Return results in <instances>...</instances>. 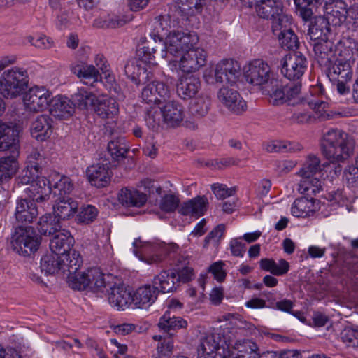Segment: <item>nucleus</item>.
Segmentation results:
<instances>
[{
  "label": "nucleus",
  "mask_w": 358,
  "mask_h": 358,
  "mask_svg": "<svg viewBox=\"0 0 358 358\" xmlns=\"http://www.w3.org/2000/svg\"><path fill=\"white\" fill-rule=\"evenodd\" d=\"M355 147L354 138L341 129H331L323 134L322 153L331 163L345 162L353 155Z\"/></svg>",
  "instance_id": "f257e3e1"
},
{
  "label": "nucleus",
  "mask_w": 358,
  "mask_h": 358,
  "mask_svg": "<svg viewBox=\"0 0 358 358\" xmlns=\"http://www.w3.org/2000/svg\"><path fill=\"white\" fill-rule=\"evenodd\" d=\"M232 345V335L229 329H217L201 338L198 358H229Z\"/></svg>",
  "instance_id": "f03ea898"
},
{
  "label": "nucleus",
  "mask_w": 358,
  "mask_h": 358,
  "mask_svg": "<svg viewBox=\"0 0 358 358\" xmlns=\"http://www.w3.org/2000/svg\"><path fill=\"white\" fill-rule=\"evenodd\" d=\"M160 25L161 23H157L155 29L150 33V37L155 43L157 40H159L162 58H168L169 55H175L186 51L196 45L199 41L197 35L194 33L173 31L169 33L164 42V35L159 33L157 27Z\"/></svg>",
  "instance_id": "7ed1b4c3"
},
{
  "label": "nucleus",
  "mask_w": 358,
  "mask_h": 358,
  "mask_svg": "<svg viewBox=\"0 0 358 358\" xmlns=\"http://www.w3.org/2000/svg\"><path fill=\"white\" fill-rule=\"evenodd\" d=\"M41 245V237L31 227H18L12 234L10 241V249L22 256L34 254Z\"/></svg>",
  "instance_id": "20e7f679"
},
{
  "label": "nucleus",
  "mask_w": 358,
  "mask_h": 358,
  "mask_svg": "<svg viewBox=\"0 0 358 358\" xmlns=\"http://www.w3.org/2000/svg\"><path fill=\"white\" fill-rule=\"evenodd\" d=\"M69 286L73 289H87L97 294L105 292V274L99 268L94 267L87 272L74 273L69 275Z\"/></svg>",
  "instance_id": "39448f33"
},
{
  "label": "nucleus",
  "mask_w": 358,
  "mask_h": 358,
  "mask_svg": "<svg viewBox=\"0 0 358 358\" xmlns=\"http://www.w3.org/2000/svg\"><path fill=\"white\" fill-rule=\"evenodd\" d=\"M27 71L17 67L5 71L0 77V93L6 99L20 96L28 86Z\"/></svg>",
  "instance_id": "423d86ee"
},
{
  "label": "nucleus",
  "mask_w": 358,
  "mask_h": 358,
  "mask_svg": "<svg viewBox=\"0 0 358 358\" xmlns=\"http://www.w3.org/2000/svg\"><path fill=\"white\" fill-rule=\"evenodd\" d=\"M150 248L153 254L149 257L150 264L159 263L168 258L172 260L170 264H174L176 268H182L189 264L188 255L182 254L179 246L176 243H155L151 244Z\"/></svg>",
  "instance_id": "0eeeda50"
},
{
  "label": "nucleus",
  "mask_w": 358,
  "mask_h": 358,
  "mask_svg": "<svg viewBox=\"0 0 358 358\" xmlns=\"http://www.w3.org/2000/svg\"><path fill=\"white\" fill-rule=\"evenodd\" d=\"M308 63L301 52H289L281 60V73L289 80L299 81L307 70Z\"/></svg>",
  "instance_id": "6e6552de"
},
{
  "label": "nucleus",
  "mask_w": 358,
  "mask_h": 358,
  "mask_svg": "<svg viewBox=\"0 0 358 358\" xmlns=\"http://www.w3.org/2000/svg\"><path fill=\"white\" fill-rule=\"evenodd\" d=\"M246 80L256 86H262L268 83L273 84V73L268 64L260 59H253L245 68Z\"/></svg>",
  "instance_id": "1a4fd4ad"
},
{
  "label": "nucleus",
  "mask_w": 358,
  "mask_h": 358,
  "mask_svg": "<svg viewBox=\"0 0 358 358\" xmlns=\"http://www.w3.org/2000/svg\"><path fill=\"white\" fill-rule=\"evenodd\" d=\"M102 294H108L109 303L116 307L117 310H124L129 307L133 308V294L124 284L106 280L105 292Z\"/></svg>",
  "instance_id": "9d476101"
},
{
  "label": "nucleus",
  "mask_w": 358,
  "mask_h": 358,
  "mask_svg": "<svg viewBox=\"0 0 358 358\" xmlns=\"http://www.w3.org/2000/svg\"><path fill=\"white\" fill-rule=\"evenodd\" d=\"M51 93L46 88L35 86L30 88L23 97L27 110L41 112L45 110L51 101Z\"/></svg>",
  "instance_id": "9b49d317"
},
{
  "label": "nucleus",
  "mask_w": 358,
  "mask_h": 358,
  "mask_svg": "<svg viewBox=\"0 0 358 358\" xmlns=\"http://www.w3.org/2000/svg\"><path fill=\"white\" fill-rule=\"evenodd\" d=\"M248 7L254 8L258 16L271 20L283 12V6L279 0H242Z\"/></svg>",
  "instance_id": "f8f14e48"
},
{
  "label": "nucleus",
  "mask_w": 358,
  "mask_h": 358,
  "mask_svg": "<svg viewBox=\"0 0 358 358\" xmlns=\"http://www.w3.org/2000/svg\"><path fill=\"white\" fill-rule=\"evenodd\" d=\"M241 75V66L234 59H223L215 69V79L217 83H227L233 85Z\"/></svg>",
  "instance_id": "ddd939ff"
},
{
  "label": "nucleus",
  "mask_w": 358,
  "mask_h": 358,
  "mask_svg": "<svg viewBox=\"0 0 358 358\" xmlns=\"http://www.w3.org/2000/svg\"><path fill=\"white\" fill-rule=\"evenodd\" d=\"M206 52L200 48H190L180 60V69L183 72L190 73L198 71L206 64Z\"/></svg>",
  "instance_id": "4468645a"
},
{
  "label": "nucleus",
  "mask_w": 358,
  "mask_h": 358,
  "mask_svg": "<svg viewBox=\"0 0 358 358\" xmlns=\"http://www.w3.org/2000/svg\"><path fill=\"white\" fill-rule=\"evenodd\" d=\"M324 2V20L328 24L340 26L348 18L346 3L343 0H322Z\"/></svg>",
  "instance_id": "2eb2a0df"
},
{
  "label": "nucleus",
  "mask_w": 358,
  "mask_h": 358,
  "mask_svg": "<svg viewBox=\"0 0 358 358\" xmlns=\"http://www.w3.org/2000/svg\"><path fill=\"white\" fill-rule=\"evenodd\" d=\"M219 101L229 110L239 115L246 110V102L234 88L223 87L218 92Z\"/></svg>",
  "instance_id": "dca6fc26"
},
{
  "label": "nucleus",
  "mask_w": 358,
  "mask_h": 358,
  "mask_svg": "<svg viewBox=\"0 0 358 358\" xmlns=\"http://www.w3.org/2000/svg\"><path fill=\"white\" fill-rule=\"evenodd\" d=\"M169 88L162 82H149L142 89L141 99L148 104H159L169 96Z\"/></svg>",
  "instance_id": "f3484780"
},
{
  "label": "nucleus",
  "mask_w": 358,
  "mask_h": 358,
  "mask_svg": "<svg viewBox=\"0 0 358 358\" xmlns=\"http://www.w3.org/2000/svg\"><path fill=\"white\" fill-rule=\"evenodd\" d=\"M201 87L199 77L194 75L180 76L176 83V93L184 100L194 97Z\"/></svg>",
  "instance_id": "a211bd4d"
},
{
  "label": "nucleus",
  "mask_w": 358,
  "mask_h": 358,
  "mask_svg": "<svg viewBox=\"0 0 358 358\" xmlns=\"http://www.w3.org/2000/svg\"><path fill=\"white\" fill-rule=\"evenodd\" d=\"M86 175L92 185L101 188L109 184L112 173L108 164L98 163L88 167Z\"/></svg>",
  "instance_id": "6ab92c4d"
},
{
  "label": "nucleus",
  "mask_w": 358,
  "mask_h": 358,
  "mask_svg": "<svg viewBox=\"0 0 358 358\" xmlns=\"http://www.w3.org/2000/svg\"><path fill=\"white\" fill-rule=\"evenodd\" d=\"M24 192L32 201L43 203L49 200L52 188L50 181L45 177H41L27 187Z\"/></svg>",
  "instance_id": "aec40b11"
},
{
  "label": "nucleus",
  "mask_w": 358,
  "mask_h": 358,
  "mask_svg": "<svg viewBox=\"0 0 358 358\" xmlns=\"http://www.w3.org/2000/svg\"><path fill=\"white\" fill-rule=\"evenodd\" d=\"M335 43L331 38H325L313 43L315 57L320 66H327L335 59Z\"/></svg>",
  "instance_id": "412c9836"
},
{
  "label": "nucleus",
  "mask_w": 358,
  "mask_h": 358,
  "mask_svg": "<svg viewBox=\"0 0 358 358\" xmlns=\"http://www.w3.org/2000/svg\"><path fill=\"white\" fill-rule=\"evenodd\" d=\"M159 291L147 284L140 287L133 294V308L147 310L158 297Z\"/></svg>",
  "instance_id": "4be33fe9"
},
{
  "label": "nucleus",
  "mask_w": 358,
  "mask_h": 358,
  "mask_svg": "<svg viewBox=\"0 0 358 358\" xmlns=\"http://www.w3.org/2000/svg\"><path fill=\"white\" fill-rule=\"evenodd\" d=\"M357 51V42L352 38L343 37L335 45V59L354 64Z\"/></svg>",
  "instance_id": "5701e85b"
},
{
  "label": "nucleus",
  "mask_w": 358,
  "mask_h": 358,
  "mask_svg": "<svg viewBox=\"0 0 358 358\" xmlns=\"http://www.w3.org/2000/svg\"><path fill=\"white\" fill-rule=\"evenodd\" d=\"M20 131V127L17 124L0 122V150L5 151L15 148Z\"/></svg>",
  "instance_id": "b1692460"
},
{
  "label": "nucleus",
  "mask_w": 358,
  "mask_h": 358,
  "mask_svg": "<svg viewBox=\"0 0 358 358\" xmlns=\"http://www.w3.org/2000/svg\"><path fill=\"white\" fill-rule=\"evenodd\" d=\"M208 203L206 196H197L182 203L178 213L185 216L199 217L207 211Z\"/></svg>",
  "instance_id": "393cba45"
},
{
  "label": "nucleus",
  "mask_w": 358,
  "mask_h": 358,
  "mask_svg": "<svg viewBox=\"0 0 358 358\" xmlns=\"http://www.w3.org/2000/svg\"><path fill=\"white\" fill-rule=\"evenodd\" d=\"M74 244V238L71 233L66 229H61L55 234L50 242V250L59 255L68 256Z\"/></svg>",
  "instance_id": "a878e982"
},
{
  "label": "nucleus",
  "mask_w": 358,
  "mask_h": 358,
  "mask_svg": "<svg viewBox=\"0 0 358 358\" xmlns=\"http://www.w3.org/2000/svg\"><path fill=\"white\" fill-rule=\"evenodd\" d=\"M115 97H107L106 95L97 97L94 106L95 113L102 119H110L119 113V104Z\"/></svg>",
  "instance_id": "bb28decb"
},
{
  "label": "nucleus",
  "mask_w": 358,
  "mask_h": 358,
  "mask_svg": "<svg viewBox=\"0 0 358 358\" xmlns=\"http://www.w3.org/2000/svg\"><path fill=\"white\" fill-rule=\"evenodd\" d=\"M152 285L162 293H168L175 291L178 287L177 275L173 271L164 270L155 275L152 280Z\"/></svg>",
  "instance_id": "cd10ccee"
},
{
  "label": "nucleus",
  "mask_w": 358,
  "mask_h": 358,
  "mask_svg": "<svg viewBox=\"0 0 358 358\" xmlns=\"http://www.w3.org/2000/svg\"><path fill=\"white\" fill-rule=\"evenodd\" d=\"M78 209V203L69 196H59L53 206L54 215L59 220H69L73 217Z\"/></svg>",
  "instance_id": "c85d7f7f"
},
{
  "label": "nucleus",
  "mask_w": 358,
  "mask_h": 358,
  "mask_svg": "<svg viewBox=\"0 0 358 358\" xmlns=\"http://www.w3.org/2000/svg\"><path fill=\"white\" fill-rule=\"evenodd\" d=\"M31 135L37 141H43L52 134V120L47 115L38 116L31 123Z\"/></svg>",
  "instance_id": "c756f323"
},
{
  "label": "nucleus",
  "mask_w": 358,
  "mask_h": 358,
  "mask_svg": "<svg viewBox=\"0 0 358 358\" xmlns=\"http://www.w3.org/2000/svg\"><path fill=\"white\" fill-rule=\"evenodd\" d=\"M164 122L169 127L178 125L183 120V108L176 101L167 102L161 108Z\"/></svg>",
  "instance_id": "7c9ffc66"
},
{
  "label": "nucleus",
  "mask_w": 358,
  "mask_h": 358,
  "mask_svg": "<svg viewBox=\"0 0 358 358\" xmlns=\"http://www.w3.org/2000/svg\"><path fill=\"white\" fill-rule=\"evenodd\" d=\"M66 256L59 255L57 253L50 252L44 255L41 259V270L45 275H54L58 271L63 272L64 261Z\"/></svg>",
  "instance_id": "2f4dec72"
},
{
  "label": "nucleus",
  "mask_w": 358,
  "mask_h": 358,
  "mask_svg": "<svg viewBox=\"0 0 358 358\" xmlns=\"http://www.w3.org/2000/svg\"><path fill=\"white\" fill-rule=\"evenodd\" d=\"M50 113L52 116L64 120L70 117L74 113L73 103L66 97L57 96L52 99Z\"/></svg>",
  "instance_id": "473e14b6"
},
{
  "label": "nucleus",
  "mask_w": 358,
  "mask_h": 358,
  "mask_svg": "<svg viewBox=\"0 0 358 358\" xmlns=\"http://www.w3.org/2000/svg\"><path fill=\"white\" fill-rule=\"evenodd\" d=\"M34 202L25 199L17 200L15 215L18 222L31 223L37 217L38 212Z\"/></svg>",
  "instance_id": "72a5a7b5"
},
{
  "label": "nucleus",
  "mask_w": 358,
  "mask_h": 358,
  "mask_svg": "<svg viewBox=\"0 0 358 358\" xmlns=\"http://www.w3.org/2000/svg\"><path fill=\"white\" fill-rule=\"evenodd\" d=\"M317 209V204L315 199L302 196L295 199L292 206L291 213L297 217H306L313 215Z\"/></svg>",
  "instance_id": "f704fd0d"
},
{
  "label": "nucleus",
  "mask_w": 358,
  "mask_h": 358,
  "mask_svg": "<svg viewBox=\"0 0 358 358\" xmlns=\"http://www.w3.org/2000/svg\"><path fill=\"white\" fill-rule=\"evenodd\" d=\"M118 201L127 207L140 208L146 203L147 196L136 189L126 187L122 189L118 194Z\"/></svg>",
  "instance_id": "c9c22d12"
},
{
  "label": "nucleus",
  "mask_w": 358,
  "mask_h": 358,
  "mask_svg": "<svg viewBox=\"0 0 358 358\" xmlns=\"http://www.w3.org/2000/svg\"><path fill=\"white\" fill-rule=\"evenodd\" d=\"M124 73L137 86L150 81V72L134 61L127 62L124 66Z\"/></svg>",
  "instance_id": "e433bc0d"
},
{
  "label": "nucleus",
  "mask_w": 358,
  "mask_h": 358,
  "mask_svg": "<svg viewBox=\"0 0 358 358\" xmlns=\"http://www.w3.org/2000/svg\"><path fill=\"white\" fill-rule=\"evenodd\" d=\"M352 64L353 63L343 62L342 71L335 78H329L336 82L337 91L341 95L348 94L350 91V83L353 76Z\"/></svg>",
  "instance_id": "4c0bfd02"
},
{
  "label": "nucleus",
  "mask_w": 358,
  "mask_h": 358,
  "mask_svg": "<svg viewBox=\"0 0 358 358\" xmlns=\"http://www.w3.org/2000/svg\"><path fill=\"white\" fill-rule=\"evenodd\" d=\"M308 35L312 41L317 42L332 37L328 21L324 17H319L313 22L308 29Z\"/></svg>",
  "instance_id": "58836bf2"
},
{
  "label": "nucleus",
  "mask_w": 358,
  "mask_h": 358,
  "mask_svg": "<svg viewBox=\"0 0 358 358\" xmlns=\"http://www.w3.org/2000/svg\"><path fill=\"white\" fill-rule=\"evenodd\" d=\"M37 228L41 234L52 236L62 229L59 220L50 214L40 217Z\"/></svg>",
  "instance_id": "ea45409f"
},
{
  "label": "nucleus",
  "mask_w": 358,
  "mask_h": 358,
  "mask_svg": "<svg viewBox=\"0 0 358 358\" xmlns=\"http://www.w3.org/2000/svg\"><path fill=\"white\" fill-rule=\"evenodd\" d=\"M259 266L262 270L277 276L286 274L289 269V262L284 259H280L277 264L273 259L264 258L259 261Z\"/></svg>",
  "instance_id": "a19ab883"
},
{
  "label": "nucleus",
  "mask_w": 358,
  "mask_h": 358,
  "mask_svg": "<svg viewBox=\"0 0 358 358\" xmlns=\"http://www.w3.org/2000/svg\"><path fill=\"white\" fill-rule=\"evenodd\" d=\"M324 165L320 163L318 157L314 155H309L305 161L303 166L298 172V175L302 178H310L320 173L323 169Z\"/></svg>",
  "instance_id": "79ce46f5"
},
{
  "label": "nucleus",
  "mask_w": 358,
  "mask_h": 358,
  "mask_svg": "<svg viewBox=\"0 0 358 358\" xmlns=\"http://www.w3.org/2000/svg\"><path fill=\"white\" fill-rule=\"evenodd\" d=\"M108 151L115 161H120L126 157L129 146L124 137H117L108 143Z\"/></svg>",
  "instance_id": "37998d69"
},
{
  "label": "nucleus",
  "mask_w": 358,
  "mask_h": 358,
  "mask_svg": "<svg viewBox=\"0 0 358 358\" xmlns=\"http://www.w3.org/2000/svg\"><path fill=\"white\" fill-rule=\"evenodd\" d=\"M154 43H149L147 45H143L142 48L137 50L136 55L140 61L145 64L151 65H156L155 54L157 49L161 50L159 46V41L157 40V43L153 41Z\"/></svg>",
  "instance_id": "c03bdc74"
},
{
  "label": "nucleus",
  "mask_w": 358,
  "mask_h": 358,
  "mask_svg": "<svg viewBox=\"0 0 358 358\" xmlns=\"http://www.w3.org/2000/svg\"><path fill=\"white\" fill-rule=\"evenodd\" d=\"M97 96L91 92L85 90L83 88L78 89V92L72 96L73 106L80 109H87L89 104L94 107Z\"/></svg>",
  "instance_id": "a18cd8bd"
},
{
  "label": "nucleus",
  "mask_w": 358,
  "mask_h": 358,
  "mask_svg": "<svg viewBox=\"0 0 358 358\" xmlns=\"http://www.w3.org/2000/svg\"><path fill=\"white\" fill-rule=\"evenodd\" d=\"M271 20V29L274 36H278L291 29L292 17L282 12Z\"/></svg>",
  "instance_id": "49530a36"
},
{
  "label": "nucleus",
  "mask_w": 358,
  "mask_h": 358,
  "mask_svg": "<svg viewBox=\"0 0 358 358\" xmlns=\"http://www.w3.org/2000/svg\"><path fill=\"white\" fill-rule=\"evenodd\" d=\"M17 171V161L14 156L1 157L0 159V182L10 178Z\"/></svg>",
  "instance_id": "de8ad7c7"
},
{
  "label": "nucleus",
  "mask_w": 358,
  "mask_h": 358,
  "mask_svg": "<svg viewBox=\"0 0 358 358\" xmlns=\"http://www.w3.org/2000/svg\"><path fill=\"white\" fill-rule=\"evenodd\" d=\"M266 149L269 152H295L300 151L302 145L296 143L273 141L266 145Z\"/></svg>",
  "instance_id": "09e8293b"
},
{
  "label": "nucleus",
  "mask_w": 358,
  "mask_h": 358,
  "mask_svg": "<svg viewBox=\"0 0 358 358\" xmlns=\"http://www.w3.org/2000/svg\"><path fill=\"white\" fill-rule=\"evenodd\" d=\"M99 215L98 209L92 205H83L79 208L76 217L78 224H89L93 222Z\"/></svg>",
  "instance_id": "8fccbe9b"
},
{
  "label": "nucleus",
  "mask_w": 358,
  "mask_h": 358,
  "mask_svg": "<svg viewBox=\"0 0 358 358\" xmlns=\"http://www.w3.org/2000/svg\"><path fill=\"white\" fill-rule=\"evenodd\" d=\"M205 0H178V10L181 15H192L200 12Z\"/></svg>",
  "instance_id": "3c124183"
},
{
  "label": "nucleus",
  "mask_w": 358,
  "mask_h": 358,
  "mask_svg": "<svg viewBox=\"0 0 358 358\" xmlns=\"http://www.w3.org/2000/svg\"><path fill=\"white\" fill-rule=\"evenodd\" d=\"M40 167L38 164H31L27 166L26 169H24L20 175L16 178V183L17 185H30L35 182L38 178H40Z\"/></svg>",
  "instance_id": "603ef678"
},
{
  "label": "nucleus",
  "mask_w": 358,
  "mask_h": 358,
  "mask_svg": "<svg viewBox=\"0 0 358 358\" xmlns=\"http://www.w3.org/2000/svg\"><path fill=\"white\" fill-rule=\"evenodd\" d=\"M83 263V259L80 253L74 250L68 252V256L64 258L63 273L68 272L69 275L76 273Z\"/></svg>",
  "instance_id": "864d4df0"
},
{
  "label": "nucleus",
  "mask_w": 358,
  "mask_h": 358,
  "mask_svg": "<svg viewBox=\"0 0 358 358\" xmlns=\"http://www.w3.org/2000/svg\"><path fill=\"white\" fill-rule=\"evenodd\" d=\"M171 315H163L159 322V327L168 331L171 329H177L185 327L187 325V322L180 317H176Z\"/></svg>",
  "instance_id": "5fc2aeb1"
},
{
  "label": "nucleus",
  "mask_w": 358,
  "mask_h": 358,
  "mask_svg": "<svg viewBox=\"0 0 358 358\" xmlns=\"http://www.w3.org/2000/svg\"><path fill=\"white\" fill-rule=\"evenodd\" d=\"M276 37L279 41L280 46L285 50H294L299 48V41L298 36L292 28Z\"/></svg>",
  "instance_id": "6e6d98bb"
},
{
  "label": "nucleus",
  "mask_w": 358,
  "mask_h": 358,
  "mask_svg": "<svg viewBox=\"0 0 358 358\" xmlns=\"http://www.w3.org/2000/svg\"><path fill=\"white\" fill-rule=\"evenodd\" d=\"M210 106L211 102L209 97H199L192 103L190 112L195 117H202L208 113Z\"/></svg>",
  "instance_id": "4d7b16f0"
},
{
  "label": "nucleus",
  "mask_w": 358,
  "mask_h": 358,
  "mask_svg": "<svg viewBox=\"0 0 358 358\" xmlns=\"http://www.w3.org/2000/svg\"><path fill=\"white\" fill-rule=\"evenodd\" d=\"M104 74L103 78L100 76L99 83H101L105 87L111 96L117 99L120 98L121 89L117 83L114 75L110 73L108 71Z\"/></svg>",
  "instance_id": "13d9d810"
},
{
  "label": "nucleus",
  "mask_w": 358,
  "mask_h": 358,
  "mask_svg": "<svg viewBox=\"0 0 358 358\" xmlns=\"http://www.w3.org/2000/svg\"><path fill=\"white\" fill-rule=\"evenodd\" d=\"M322 181L315 176L310 178H303L299 185V191L303 194H309L311 192L314 194L321 190Z\"/></svg>",
  "instance_id": "bf43d9fd"
},
{
  "label": "nucleus",
  "mask_w": 358,
  "mask_h": 358,
  "mask_svg": "<svg viewBox=\"0 0 358 358\" xmlns=\"http://www.w3.org/2000/svg\"><path fill=\"white\" fill-rule=\"evenodd\" d=\"M302 323L313 327H324L328 318L325 315H293Z\"/></svg>",
  "instance_id": "052dcab7"
},
{
  "label": "nucleus",
  "mask_w": 358,
  "mask_h": 358,
  "mask_svg": "<svg viewBox=\"0 0 358 358\" xmlns=\"http://www.w3.org/2000/svg\"><path fill=\"white\" fill-rule=\"evenodd\" d=\"M314 1L315 0H294L296 12L306 22L310 20L312 17L313 14L312 8Z\"/></svg>",
  "instance_id": "680f3d73"
},
{
  "label": "nucleus",
  "mask_w": 358,
  "mask_h": 358,
  "mask_svg": "<svg viewBox=\"0 0 358 358\" xmlns=\"http://www.w3.org/2000/svg\"><path fill=\"white\" fill-rule=\"evenodd\" d=\"M180 199L172 194H165L159 201V208L167 213L174 212L179 206Z\"/></svg>",
  "instance_id": "e2e57ef3"
},
{
  "label": "nucleus",
  "mask_w": 358,
  "mask_h": 358,
  "mask_svg": "<svg viewBox=\"0 0 358 358\" xmlns=\"http://www.w3.org/2000/svg\"><path fill=\"white\" fill-rule=\"evenodd\" d=\"M341 338L347 346L358 347V328L345 327L341 333Z\"/></svg>",
  "instance_id": "0e129e2a"
},
{
  "label": "nucleus",
  "mask_w": 358,
  "mask_h": 358,
  "mask_svg": "<svg viewBox=\"0 0 358 358\" xmlns=\"http://www.w3.org/2000/svg\"><path fill=\"white\" fill-rule=\"evenodd\" d=\"M306 104L317 113L319 117H325L327 108L329 106L327 102L317 99L302 100L301 105L304 106Z\"/></svg>",
  "instance_id": "69168bd1"
},
{
  "label": "nucleus",
  "mask_w": 358,
  "mask_h": 358,
  "mask_svg": "<svg viewBox=\"0 0 358 358\" xmlns=\"http://www.w3.org/2000/svg\"><path fill=\"white\" fill-rule=\"evenodd\" d=\"M225 227L224 224H220L215 227L205 238L203 247L207 248L210 243L215 246H217L220 238L222 237Z\"/></svg>",
  "instance_id": "338daca9"
},
{
  "label": "nucleus",
  "mask_w": 358,
  "mask_h": 358,
  "mask_svg": "<svg viewBox=\"0 0 358 358\" xmlns=\"http://www.w3.org/2000/svg\"><path fill=\"white\" fill-rule=\"evenodd\" d=\"M161 111L156 108H151L147 110L145 120L147 126L152 130H157L160 124Z\"/></svg>",
  "instance_id": "774afa93"
}]
</instances>
